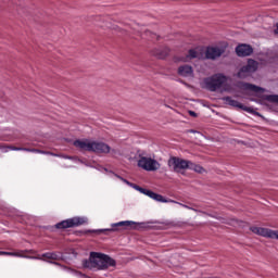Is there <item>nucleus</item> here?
I'll use <instances>...</instances> for the list:
<instances>
[{
  "mask_svg": "<svg viewBox=\"0 0 278 278\" xmlns=\"http://www.w3.org/2000/svg\"><path fill=\"white\" fill-rule=\"evenodd\" d=\"M115 177L119 179V181H123V184H126V186H129V188H134V190H137V192H140L141 194H146V197L153 199V201H156L157 203H175L176 205H180V207H185V210H192V212H201L194 204H191V205L182 204L175 200L165 198L162 194L155 193L151 190H147L138 185L131 184L127 179L121 177L119 175L115 174Z\"/></svg>",
  "mask_w": 278,
  "mask_h": 278,
  "instance_id": "obj_1",
  "label": "nucleus"
},
{
  "mask_svg": "<svg viewBox=\"0 0 278 278\" xmlns=\"http://www.w3.org/2000/svg\"><path fill=\"white\" fill-rule=\"evenodd\" d=\"M238 88L242 94L247 97H257L258 103L262 105H268V103H278V96L277 94H264V88L257 87L255 85L240 83Z\"/></svg>",
  "mask_w": 278,
  "mask_h": 278,
  "instance_id": "obj_2",
  "label": "nucleus"
},
{
  "mask_svg": "<svg viewBox=\"0 0 278 278\" xmlns=\"http://www.w3.org/2000/svg\"><path fill=\"white\" fill-rule=\"evenodd\" d=\"M202 86L206 90H210V92H231L232 90L229 78L223 74H215L204 78Z\"/></svg>",
  "mask_w": 278,
  "mask_h": 278,
  "instance_id": "obj_3",
  "label": "nucleus"
},
{
  "mask_svg": "<svg viewBox=\"0 0 278 278\" xmlns=\"http://www.w3.org/2000/svg\"><path fill=\"white\" fill-rule=\"evenodd\" d=\"M85 268H97L98 270H105L106 268H112L116 266V261L99 252H91L89 261L84 262Z\"/></svg>",
  "mask_w": 278,
  "mask_h": 278,
  "instance_id": "obj_4",
  "label": "nucleus"
},
{
  "mask_svg": "<svg viewBox=\"0 0 278 278\" xmlns=\"http://www.w3.org/2000/svg\"><path fill=\"white\" fill-rule=\"evenodd\" d=\"M25 253H31V255H36V252L34 250L20 252L0 251V255H10L11 257H28L30 260H42L43 262H49L50 264H55V262H60V260H62V254L58 252H47L42 255L37 254L36 256H27L25 255Z\"/></svg>",
  "mask_w": 278,
  "mask_h": 278,
  "instance_id": "obj_5",
  "label": "nucleus"
},
{
  "mask_svg": "<svg viewBox=\"0 0 278 278\" xmlns=\"http://www.w3.org/2000/svg\"><path fill=\"white\" fill-rule=\"evenodd\" d=\"M135 160L138 168L142 170H147L148 173L160 170L161 165L157 159H155V154L148 153L147 151H138Z\"/></svg>",
  "mask_w": 278,
  "mask_h": 278,
  "instance_id": "obj_6",
  "label": "nucleus"
},
{
  "mask_svg": "<svg viewBox=\"0 0 278 278\" xmlns=\"http://www.w3.org/2000/svg\"><path fill=\"white\" fill-rule=\"evenodd\" d=\"M74 146L80 151H92L93 153H110V146L88 139L76 140Z\"/></svg>",
  "mask_w": 278,
  "mask_h": 278,
  "instance_id": "obj_7",
  "label": "nucleus"
},
{
  "mask_svg": "<svg viewBox=\"0 0 278 278\" xmlns=\"http://www.w3.org/2000/svg\"><path fill=\"white\" fill-rule=\"evenodd\" d=\"M81 225H88V217L76 216L65 219L56 224V229H68L70 227H79Z\"/></svg>",
  "mask_w": 278,
  "mask_h": 278,
  "instance_id": "obj_8",
  "label": "nucleus"
},
{
  "mask_svg": "<svg viewBox=\"0 0 278 278\" xmlns=\"http://www.w3.org/2000/svg\"><path fill=\"white\" fill-rule=\"evenodd\" d=\"M168 166L175 173H184L190 167V162L180 157H172L168 161Z\"/></svg>",
  "mask_w": 278,
  "mask_h": 278,
  "instance_id": "obj_9",
  "label": "nucleus"
},
{
  "mask_svg": "<svg viewBox=\"0 0 278 278\" xmlns=\"http://www.w3.org/2000/svg\"><path fill=\"white\" fill-rule=\"evenodd\" d=\"M190 60H205V49L195 47L188 51V54L181 59V62H190Z\"/></svg>",
  "mask_w": 278,
  "mask_h": 278,
  "instance_id": "obj_10",
  "label": "nucleus"
},
{
  "mask_svg": "<svg viewBox=\"0 0 278 278\" xmlns=\"http://www.w3.org/2000/svg\"><path fill=\"white\" fill-rule=\"evenodd\" d=\"M250 230L256 236H262L263 238H270L271 240H278V230H270L268 228H262L256 226L250 227Z\"/></svg>",
  "mask_w": 278,
  "mask_h": 278,
  "instance_id": "obj_11",
  "label": "nucleus"
},
{
  "mask_svg": "<svg viewBox=\"0 0 278 278\" xmlns=\"http://www.w3.org/2000/svg\"><path fill=\"white\" fill-rule=\"evenodd\" d=\"M225 53V46H211L204 50V58L206 60H217Z\"/></svg>",
  "mask_w": 278,
  "mask_h": 278,
  "instance_id": "obj_12",
  "label": "nucleus"
},
{
  "mask_svg": "<svg viewBox=\"0 0 278 278\" xmlns=\"http://www.w3.org/2000/svg\"><path fill=\"white\" fill-rule=\"evenodd\" d=\"M258 64L256 61L249 60L248 64L241 67V70L238 73V77L240 79H244V77H249V75H253L255 71H257Z\"/></svg>",
  "mask_w": 278,
  "mask_h": 278,
  "instance_id": "obj_13",
  "label": "nucleus"
},
{
  "mask_svg": "<svg viewBox=\"0 0 278 278\" xmlns=\"http://www.w3.org/2000/svg\"><path fill=\"white\" fill-rule=\"evenodd\" d=\"M177 73L179 77H184L185 79H192L194 77V67H192V65L182 64L178 66Z\"/></svg>",
  "mask_w": 278,
  "mask_h": 278,
  "instance_id": "obj_14",
  "label": "nucleus"
},
{
  "mask_svg": "<svg viewBox=\"0 0 278 278\" xmlns=\"http://www.w3.org/2000/svg\"><path fill=\"white\" fill-rule=\"evenodd\" d=\"M134 225H136L135 222L125 220V222L112 224L111 225L112 228L102 229L100 231H118V227H123V229H129V228L134 227Z\"/></svg>",
  "mask_w": 278,
  "mask_h": 278,
  "instance_id": "obj_15",
  "label": "nucleus"
},
{
  "mask_svg": "<svg viewBox=\"0 0 278 278\" xmlns=\"http://www.w3.org/2000/svg\"><path fill=\"white\" fill-rule=\"evenodd\" d=\"M223 100L225 101V103H227V105H231L232 108H239L240 110L249 112L250 114H252L253 112V109L238 102L237 100L231 99L230 97H225Z\"/></svg>",
  "mask_w": 278,
  "mask_h": 278,
  "instance_id": "obj_16",
  "label": "nucleus"
},
{
  "mask_svg": "<svg viewBox=\"0 0 278 278\" xmlns=\"http://www.w3.org/2000/svg\"><path fill=\"white\" fill-rule=\"evenodd\" d=\"M236 53L239 58H247L253 53V48L247 43H241L236 48Z\"/></svg>",
  "mask_w": 278,
  "mask_h": 278,
  "instance_id": "obj_17",
  "label": "nucleus"
},
{
  "mask_svg": "<svg viewBox=\"0 0 278 278\" xmlns=\"http://www.w3.org/2000/svg\"><path fill=\"white\" fill-rule=\"evenodd\" d=\"M190 170H194L195 173H205V169L201 165H197L194 163L189 162Z\"/></svg>",
  "mask_w": 278,
  "mask_h": 278,
  "instance_id": "obj_18",
  "label": "nucleus"
},
{
  "mask_svg": "<svg viewBox=\"0 0 278 278\" xmlns=\"http://www.w3.org/2000/svg\"><path fill=\"white\" fill-rule=\"evenodd\" d=\"M11 151H33L35 153H38V150H29L27 148H16V147H9Z\"/></svg>",
  "mask_w": 278,
  "mask_h": 278,
  "instance_id": "obj_19",
  "label": "nucleus"
},
{
  "mask_svg": "<svg viewBox=\"0 0 278 278\" xmlns=\"http://www.w3.org/2000/svg\"><path fill=\"white\" fill-rule=\"evenodd\" d=\"M229 225L242 227L241 222H239L238 219H231V222H229Z\"/></svg>",
  "mask_w": 278,
  "mask_h": 278,
  "instance_id": "obj_20",
  "label": "nucleus"
},
{
  "mask_svg": "<svg viewBox=\"0 0 278 278\" xmlns=\"http://www.w3.org/2000/svg\"><path fill=\"white\" fill-rule=\"evenodd\" d=\"M190 134H195L197 138H199V140H202V138H203V135L197 130H190Z\"/></svg>",
  "mask_w": 278,
  "mask_h": 278,
  "instance_id": "obj_21",
  "label": "nucleus"
},
{
  "mask_svg": "<svg viewBox=\"0 0 278 278\" xmlns=\"http://www.w3.org/2000/svg\"><path fill=\"white\" fill-rule=\"evenodd\" d=\"M274 34H276L278 36V23L276 24V28L274 30Z\"/></svg>",
  "mask_w": 278,
  "mask_h": 278,
  "instance_id": "obj_22",
  "label": "nucleus"
},
{
  "mask_svg": "<svg viewBox=\"0 0 278 278\" xmlns=\"http://www.w3.org/2000/svg\"><path fill=\"white\" fill-rule=\"evenodd\" d=\"M190 116H197V113L193 111H189Z\"/></svg>",
  "mask_w": 278,
  "mask_h": 278,
  "instance_id": "obj_23",
  "label": "nucleus"
}]
</instances>
